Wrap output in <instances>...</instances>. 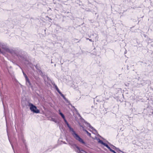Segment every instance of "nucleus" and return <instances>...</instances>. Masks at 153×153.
<instances>
[{"label":"nucleus","mask_w":153,"mask_h":153,"mask_svg":"<svg viewBox=\"0 0 153 153\" xmlns=\"http://www.w3.org/2000/svg\"><path fill=\"white\" fill-rule=\"evenodd\" d=\"M16 56L20 61L23 62L25 64L32 65V64L29 62L27 58V53L24 51H19Z\"/></svg>","instance_id":"f257e3e1"},{"label":"nucleus","mask_w":153,"mask_h":153,"mask_svg":"<svg viewBox=\"0 0 153 153\" xmlns=\"http://www.w3.org/2000/svg\"><path fill=\"white\" fill-rule=\"evenodd\" d=\"M16 128L15 127V128L18 133V136L19 141L22 142L24 144H25V140L24 139V137L22 131L23 128L22 126L20 124L17 125Z\"/></svg>","instance_id":"f03ea898"},{"label":"nucleus","mask_w":153,"mask_h":153,"mask_svg":"<svg viewBox=\"0 0 153 153\" xmlns=\"http://www.w3.org/2000/svg\"><path fill=\"white\" fill-rule=\"evenodd\" d=\"M30 109L34 113L38 114L40 113V111L37 109L36 106L33 104L30 103L29 104Z\"/></svg>","instance_id":"7ed1b4c3"},{"label":"nucleus","mask_w":153,"mask_h":153,"mask_svg":"<svg viewBox=\"0 0 153 153\" xmlns=\"http://www.w3.org/2000/svg\"><path fill=\"white\" fill-rule=\"evenodd\" d=\"M69 144L71 145L75 149L76 151L78 153H88L87 152L81 149L76 144H71L70 143Z\"/></svg>","instance_id":"20e7f679"},{"label":"nucleus","mask_w":153,"mask_h":153,"mask_svg":"<svg viewBox=\"0 0 153 153\" xmlns=\"http://www.w3.org/2000/svg\"><path fill=\"white\" fill-rule=\"evenodd\" d=\"M72 135L76 140L78 141L79 142L84 144H85V142L80 137V136L77 133H76V132H74L73 134H72Z\"/></svg>","instance_id":"39448f33"},{"label":"nucleus","mask_w":153,"mask_h":153,"mask_svg":"<svg viewBox=\"0 0 153 153\" xmlns=\"http://www.w3.org/2000/svg\"><path fill=\"white\" fill-rule=\"evenodd\" d=\"M4 48L7 52L10 53L12 55L14 56H16L18 52V51H17L15 50H13L12 49H10L7 47H6Z\"/></svg>","instance_id":"423d86ee"},{"label":"nucleus","mask_w":153,"mask_h":153,"mask_svg":"<svg viewBox=\"0 0 153 153\" xmlns=\"http://www.w3.org/2000/svg\"><path fill=\"white\" fill-rule=\"evenodd\" d=\"M34 66L36 68L38 71L39 73L41 76H45V74H44L40 70L41 68L40 67L38 66V64H36V65H35Z\"/></svg>","instance_id":"0eeeda50"},{"label":"nucleus","mask_w":153,"mask_h":153,"mask_svg":"<svg viewBox=\"0 0 153 153\" xmlns=\"http://www.w3.org/2000/svg\"><path fill=\"white\" fill-rule=\"evenodd\" d=\"M85 122V124L87 125V126H88L91 129H92L93 130L94 132H93V133L95 134H97V131L90 124V123H87V122Z\"/></svg>","instance_id":"6e6552de"},{"label":"nucleus","mask_w":153,"mask_h":153,"mask_svg":"<svg viewBox=\"0 0 153 153\" xmlns=\"http://www.w3.org/2000/svg\"><path fill=\"white\" fill-rule=\"evenodd\" d=\"M25 81H26V85L29 87V88H32L33 86V85L31 83V82L29 79V78H28L25 79Z\"/></svg>","instance_id":"1a4fd4ad"},{"label":"nucleus","mask_w":153,"mask_h":153,"mask_svg":"<svg viewBox=\"0 0 153 153\" xmlns=\"http://www.w3.org/2000/svg\"><path fill=\"white\" fill-rule=\"evenodd\" d=\"M59 94L60 95V96L63 97V99L65 100V101L67 103H68L69 104H70L68 100L64 96L62 93H61Z\"/></svg>","instance_id":"9d476101"},{"label":"nucleus","mask_w":153,"mask_h":153,"mask_svg":"<svg viewBox=\"0 0 153 153\" xmlns=\"http://www.w3.org/2000/svg\"><path fill=\"white\" fill-rule=\"evenodd\" d=\"M98 142L101 144H102L104 146L106 147H107L108 146V145L107 143L103 142L102 140H101L99 139V140L98 141Z\"/></svg>","instance_id":"9b49d317"},{"label":"nucleus","mask_w":153,"mask_h":153,"mask_svg":"<svg viewBox=\"0 0 153 153\" xmlns=\"http://www.w3.org/2000/svg\"><path fill=\"white\" fill-rule=\"evenodd\" d=\"M111 145L113 146L112 148L116 150V151L117 152H122L123 153H124V152L123 151H122L120 149L118 148H117L115 146L112 145Z\"/></svg>","instance_id":"f8f14e48"},{"label":"nucleus","mask_w":153,"mask_h":153,"mask_svg":"<svg viewBox=\"0 0 153 153\" xmlns=\"http://www.w3.org/2000/svg\"><path fill=\"white\" fill-rule=\"evenodd\" d=\"M69 105H71V107L72 108H73L74 109V110H75V111L76 112V114L79 116V117H81L79 114V113L78 112L77 110V109L74 106H73L72 105H71V104H69Z\"/></svg>","instance_id":"ddd939ff"},{"label":"nucleus","mask_w":153,"mask_h":153,"mask_svg":"<svg viewBox=\"0 0 153 153\" xmlns=\"http://www.w3.org/2000/svg\"><path fill=\"white\" fill-rule=\"evenodd\" d=\"M59 114L61 116L62 118L64 120H65V116L64 115V114L62 113L61 112H60V110H59Z\"/></svg>","instance_id":"4468645a"},{"label":"nucleus","mask_w":153,"mask_h":153,"mask_svg":"<svg viewBox=\"0 0 153 153\" xmlns=\"http://www.w3.org/2000/svg\"><path fill=\"white\" fill-rule=\"evenodd\" d=\"M68 128L69 129V131H72L71 134H73L74 132H75V131L74 130L73 128H72L71 126H69L68 127Z\"/></svg>","instance_id":"2eb2a0df"},{"label":"nucleus","mask_w":153,"mask_h":153,"mask_svg":"<svg viewBox=\"0 0 153 153\" xmlns=\"http://www.w3.org/2000/svg\"><path fill=\"white\" fill-rule=\"evenodd\" d=\"M111 152H113V153H116V152L114 150H112L108 146L107 147Z\"/></svg>","instance_id":"dca6fc26"},{"label":"nucleus","mask_w":153,"mask_h":153,"mask_svg":"<svg viewBox=\"0 0 153 153\" xmlns=\"http://www.w3.org/2000/svg\"><path fill=\"white\" fill-rule=\"evenodd\" d=\"M56 89V91L58 92V93L59 94H60L61 92L60 91V90H59V89L58 88L57 85H55V87H54Z\"/></svg>","instance_id":"f3484780"},{"label":"nucleus","mask_w":153,"mask_h":153,"mask_svg":"<svg viewBox=\"0 0 153 153\" xmlns=\"http://www.w3.org/2000/svg\"><path fill=\"white\" fill-rule=\"evenodd\" d=\"M53 146H48V149L46 150V151H48V150H49L50 151H51L52 149V148Z\"/></svg>","instance_id":"a211bd4d"},{"label":"nucleus","mask_w":153,"mask_h":153,"mask_svg":"<svg viewBox=\"0 0 153 153\" xmlns=\"http://www.w3.org/2000/svg\"><path fill=\"white\" fill-rule=\"evenodd\" d=\"M85 131L87 133V134L90 137H91V134L89 133L87 130H85Z\"/></svg>","instance_id":"6ab92c4d"},{"label":"nucleus","mask_w":153,"mask_h":153,"mask_svg":"<svg viewBox=\"0 0 153 153\" xmlns=\"http://www.w3.org/2000/svg\"><path fill=\"white\" fill-rule=\"evenodd\" d=\"M64 121L65 124L67 125V126H68V127L70 126L69 125V124H68V122L66 120V119L64 120Z\"/></svg>","instance_id":"aec40b11"},{"label":"nucleus","mask_w":153,"mask_h":153,"mask_svg":"<svg viewBox=\"0 0 153 153\" xmlns=\"http://www.w3.org/2000/svg\"><path fill=\"white\" fill-rule=\"evenodd\" d=\"M22 72L23 73V75L25 78V79L28 78V77L27 76L26 74L23 71H22Z\"/></svg>","instance_id":"412c9836"},{"label":"nucleus","mask_w":153,"mask_h":153,"mask_svg":"<svg viewBox=\"0 0 153 153\" xmlns=\"http://www.w3.org/2000/svg\"><path fill=\"white\" fill-rule=\"evenodd\" d=\"M51 120L52 121H53L55 123H57L58 122V121H57V120H56L54 118H52Z\"/></svg>","instance_id":"4be33fe9"},{"label":"nucleus","mask_w":153,"mask_h":153,"mask_svg":"<svg viewBox=\"0 0 153 153\" xmlns=\"http://www.w3.org/2000/svg\"><path fill=\"white\" fill-rule=\"evenodd\" d=\"M58 146V144H56L53 146V147L52 148V149H53L55 148H56Z\"/></svg>","instance_id":"5701e85b"},{"label":"nucleus","mask_w":153,"mask_h":153,"mask_svg":"<svg viewBox=\"0 0 153 153\" xmlns=\"http://www.w3.org/2000/svg\"><path fill=\"white\" fill-rule=\"evenodd\" d=\"M51 82L53 87H55V85H56L54 82H52V81H51Z\"/></svg>","instance_id":"b1692460"},{"label":"nucleus","mask_w":153,"mask_h":153,"mask_svg":"<svg viewBox=\"0 0 153 153\" xmlns=\"http://www.w3.org/2000/svg\"><path fill=\"white\" fill-rule=\"evenodd\" d=\"M9 141H10V143H11V146H12V147L13 149V151H14V152H14V147H13V145L11 143V142H10V140H9Z\"/></svg>","instance_id":"393cba45"},{"label":"nucleus","mask_w":153,"mask_h":153,"mask_svg":"<svg viewBox=\"0 0 153 153\" xmlns=\"http://www.w3.org/2000/svg\"><path fill=\"white\" fill-rule=\"evenodd\" d=\"M47 79L48 80V81H51V79H50V78H49V77H47Z\"/></svg>","instance_id":"a878e982"},{"label":"nucleus","mask_w":153,"mask_h":153,"mask_svg":"<svg viewBox=\"0 0 153 153\" xmlns=\"http://www.w3.org/2000/svg\"><path fill=\"white\" fill-rule=\"evenodd\" d=\"M63 144H67V143L65 142L62 141H61Z\"/></svg>","instance_id":"bb28decb"},{"label":"nucleus","mask_w":153,"mask_h":153,"mask_svg":"<svg viewBox=\"0 0 153 153\" xmlns=\"http://www.w3.org/2000/svg\"><path fill=\"white\" fill-rule=\"evenodd\" d=\"M82 128L83 131H85V130H86L85 129L84 127L83 126L82 127Z\"/></svg>","instance_id":"cd10ccee"},{"label":"nucleus","mask_w":153,"mask_h":153,"mask_svg":"<svg viewBox=\"0 0 153 153\" xmlns=\"http://www.w3.org/2000/svg\"><path fill=\"white\" fill-rule=\"evenodd\" d=\"M2 103H3V106H4V103H3V100L2 99Z\"/></svg>","instance_id":"c85d7f7f"},{"label":"nucleus","mask_w":153,"mask_h":153,"mask_svg":"<svg viewBox=\"0 0 153 153\" xmlns=\"http://www.w3.org/2000/svg\"><path fill=\"white\" fill-rule=\"evenodd\" d=\"M89 40L90 41H91V42H92V39H89Z\"/></svg>","instance_id":"c756f323"},{"label":"nucleus","mask_w":153,"mask_h":153,"mask_svg":"<svg viewBox=\"0 0 153 153\" xmlns=\"http://www.w3.org/2000/svg\"><path fill=\"white\" fill-rule=\"evenodd\" d=\"M77 39H74V41H76V40H77Z\"/></svg>","instance_id":"7c9ffc66"},{"label":"nucleus","mask_w":153,"mask_h":153,"mask_svg":"<svg viewBox=\"0 0 153 153\" xmlns=\"http://www.w3.org/2000/svg\"><path fill=\"white\" fill-rule=\"evenodd\" d=\"M79 126H80V127H82L83 126H82V125H80H80H79Z\"/></svg>","instance_id":"2f4dec72"},{"label":"nucleus","mask_w":153,"mask_h":153,"mask_svg":"<svg viewBox=\"0 0 153 153\" xmlns=\"http://www.w3.org/2000/svg\"><path fill=\"white\" fill-rule=\"evenodd\" d=\"M66 141H67L68 142V139H67V138H66Z\"/></svg>","instance_id":"473e14b6"},{"label":"nucleus","mask_w":153,"mask_h":153,"mask_svg":"<svg viewBox=\"0 0 153 153\" xmlns=\"http://www.w3.org/2000/svg\"><path fill=\"white\" fill-rule=\"evenodd\" d=\"M89 38H87L86 39L87 40H89Z\"/></svg>","instance_id":"72a5a7b5"},{"label":"nucleus","mask_w":153,"mask_h":153,"mask_svg":"<svg viewBox=\"0 0 153 153\" xmlns=\"http://www.w3.org/2000/svg\"><path fill=\"white\" fill-rule=\"evenodd\" d=\"M84 120V122H85H85H86V121H85V120Z\"/></svg>","instance_id":"f704fd0d"},{"label":"nucleus","mask_w":153,"mask_h":153,"mask_svg":"<svg viewBox=\"0 0 153 153\" xmlns=\"http://www.w3.org/2000/svg\"><path fill=\"white\" fill-rule=\"evenodd\" d=\"M49 19H50V20H51V18H49Z\"/></svg>","instance_id":"c9c22d12"},{"label":"nucleus","mask_w":153,"mask_h":153,"mask_svg":"<svg viewBox=\"0 0 153 153\" xmlns=\"http://www.w3.org/2000/svg\"><path fill=\"white\" fill-rule=\"evenodd\" d=\"M1 42H0V45H1Z\"/></svg>","instance_id":"e433bc0d"},{"label":"nucleus","mask_w":153,"mask_h":153,"mask_svg":"<svg viewBox=\"0 0 153 153\" xmlns=\"http://www.w3.org/2000/svg\"><path fill=\"white\" fill-rule=\"evenodd\" d=\"M1 42H0V45H1Z\"/></svg>","instance_id":"4c0bfd02"},{"label":"nucleus","mask_w":153,"mask_h":153,"mask_svg":"<svg viewBox=\"0 0 153 153\" xmlns=\"http://www.w3.org/2000/svg\"><path fill=\"white\" fill-rule=\"evenodd\" d=\"M19 66V67H20V68H21L20 66Z\"/></svg>","instance_id":"58836bf2"},{"label":"nucleus","mask_w":153,"mask_h":153,"mask_svg":"<svg viewBox=\"0 0 153 153\" xmlns=\"http://www.w3.org/2000/svg\"><path fill=\"white\" fill-rule=\"evenodd\" d=\"M146 1H147V0H146Z\"/></svg>","instance_id":"ea45409f"},{"label":"nucleus","mask_w":153,"mask_h":153,"mask_svg":"<svg viewBox=\"0 0 153 153\" xmlns=\"http://www.w3.org/2000/svg\"><path fill=\"white\" fill-rule=\"evenodd\" d=\"M146 1H147V0H146Z\"/></svg>","instance_id":"a19ab883"}]
</instances>
